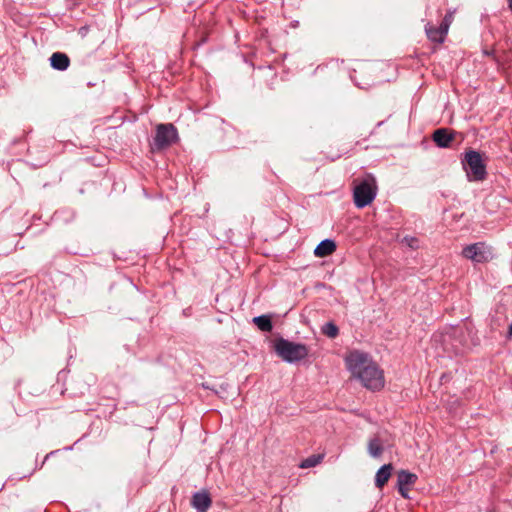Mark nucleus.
<instances>
[{
    "label": "nucleus",
    "instance_id": "obj_1",
    "mask_svg": "<svg viewBox=\"0 0 512 512\" xmlns=\"http://www.w3.org/2000/svg\"><path fill=\"white\" fill-rule=\"evenodd\" d=\"M346 365L353 377L367 389L376 391L384 387L383 372L368 354L353 351L346 357Z\"/></svg>",
    "mask_w": 512,
    "mask_h": 512
},
{
    "label": "nucleus",
    "instance_id": "obj_2",
    "mask_svg": "<svg viewBox=\"0 0 512 512\" xmlns=\"http://www.w3.org/2000/svg\"><path fill=\"white\" fill-rule=\"evenodd\" d=\"M460 161L469 182H482L487 178V163L481 152L467 149L461 155Z\"/></svg>",
    "mask_w": 512,
    "mask_h": 512
},
{
    "label": "nucleus",
    "instance_id": "obj_3",
    "mask_svg": "<svg viewBox=\"0 0 512 512\" xmlns=\"http://www.w3.org/2000/svg\"><path fill=\"white\" fill-rule=\"evenodd\" d=\"M274 350L276 354L287 363H296L305 359L309 354L307 345L296 343L280 337L275 340Z\"/></svg>",
    "mask_w": 512,
    "mask_h": 512
},
{
    "label": "nucleus",
    "instance_id": "obj_4",
    "mask_svg": "<svg viewBox=\"0 0 512 512\" xmlns=\"http://www.w3.org/2000/svg\"><path fill=\"white\" fill-rule=\"evenodd\" d=\"M377 189L375 178L367 175L353 188L355 206L361 209L371 204L377 195Z\"/></svg>",
    "mask_w": 512,
    "mask_h": 512
},
{
    "label": "nucleus",
    "instance_id": "obj_5",
    "mask_svg": "<svg viewBox=\"0 0 512 512\" xmlns=\"http://www.w3.org/2000/svg\"><path fill=\"white\" fill-rule=\"evenodd\" d=\"M178 138L177 129L171 123L159 124L151 145L153 151H161L171 146Z\"/></svg>",
    "mask_w": 512,
    "mask_h": 512
},
{
    "label": "nucleus",
    "instance_id": "obj_6",
    "mask_svg": "<svg viewBox=\"0 0 512 512\" xmlns=\"http://www.w3.org/2000/svg\"><path fill=\"white\" fill-rule=\"evenodd\" d=\"M462 256L475 264H484L493 259V249L485 242L467 245L462 250Z\"/></svg>",
    "mask_w": 512,
    "mask_h": 512
},
{
    "label": "nucleus",
    "instance_id": "obj_7",
    "mask_svg": "<svg viewBox=\"0 0 512 512\" xmlns=\"http://www.w3.org/2000/svg\"><path fill=\"white\" fill-rule=\"evenodd\" d=\"M457 132L448 128H438L432 134V140L439 148H449Z\"/></svg>",
    "mask_w": 512,
    "mask_h": 512
},
{
    "label": "nucleus",
    "instance_id": "obj_8",
    "mask_svg": "<svg viewBox=\"0 0 512 512\" xmlns=\"http://www.w3.org/2000/svg\"><path fill=\"white\" fill-rule=\"evenodd\" d=\"M191 505L196 512H207L212 505L209 492L205 490L195 492L191 498Z\"/></svg>",
    "mask_w": 512,
    "mask_h": 512
},
{
    "label": "nucleus",
    "instance_id": "obj_9",
    "mask_svg": "<svg viewBox=\"0 0 512 512\" xmlns=\"http://www.w3.org/2000/svg\"><path fill=\"white\" fill-rule=\"evenodd\" d=\"M336 249L337 245L334 240L324 239L316 246L314 254L316 257L324 258L333 254Z\"/></svg>",
    "mask_w": 512,
    "mask_h": 512
},
{
    "label": "nucleus",
    "instance_id": "obj_10",
    "mask_svg": "<svg viewBox=\"0 0 512 512\" xmlns=\"http://www.w3.org/2000/svg\"><path fill=\"white\" fill-rule=\"evenodd\" d=\"M392 471L393 466L391 463L381 466L375 475V486L379 489L383 488L391 477Z\"/></svg>",
    "mask_w": 512,
    "mask_h": 512
},
{
    "label": "nucleus",
    "instance_id": "obj_11",
    "mask_svg": "<svg viewBox=\"0 0 512 512\" xmlns=\"http://www.w3.org/2000/svg\"><path fill=\"white\" fill-rule=\"evenodd\" d=\"M466 337V331L463 329H455L453 332V336H449L450 339H453L456 343H452L454 347V352L456 355H460L464 353L466 344L463 342Z\"/></svg>",
    "mask_w": 512,
    "mask_h": 512
},
{
    "label": "nucleus",
    "instance_id": "obj_12",
    "mask_svg": "<svg viewBox=\"0 0 512 512\" xmlns=\"http://www.w3.org/2000/svg\"><path fill=\"white\" fill-rule=\"evenodd\" d=\"M425 31L428 39L435 43H443L445 40V36L447 35V33H444V31H442V28L440 26L434 27L429 23L425 26Z\"/></svg>",
    "mask_w": 512,
    "mask_h": 512
},
{
    "label": "nucleus",
    "instance_id": "obj_13",
    "mask_svg": "<svg viewBox=\"0 0 512 512\" xmlns=\"http://www.w3.org/2000/svg\"><path fill=\"white\" fill-rule=\"evenodd\" d=\"M417 481V475L407 470H400L397 474V487H405L413 485Z\"/></svg>",
    "mask_w": 512,
    "mask_h": 512
},
{
    "label": "nucleus",
    "instance_id": "obj_14",
    "mask_svg": "<svg viewBox=\"0 0 512 512\" xmlns=\"http://www.w3.org/2000/svg\"><path fill=\"white\" fill-rule=\"evenodd\" d=\"M253 323L262 332H271L273 329L272 319L269 315H260L253 318Z\"/></svg>",
    "mask_w": 512,
    "mask_h": 512
},
{
    "label": "nucleus",
    "instance_id": "obj_15",
    "mask_svg": "<svg viewBox=\"0 0 512 512\" xmlns=\"http://www.w3.org/2000/svg\"><path fill=\"white\" fill-rule=\"evenodd\" d=\"M383 450L384 449H383V446H382L379 438H373L369 441L368 452L372 457H374V458L380 457L383 453Z\"/></svg>",
    "mask_w": 512,
    "mask_h": 512
},
{
    "label": "nucleus",
    "instance_id": "obj_16",
    "mask_svg": "<svg viewBox=\"0 0 512 512\" xmlns=\"http://www.w3.org/2000/svg\"><path fill=\"white\" fill-rule=\"evenodd\" d=\"M53 69L64 71V52H55L49 59Z\"/></svg>",
    "mask_w": 512,
    "mask_h": 512
},
{
    "label": "nucleus",
    "instance_id": "obj_17",
    "mask_svg": "<svg viewBox=\"0 0 512 512\" xmlns=\"http://www.w3.org/2000/svg\"><path fill=\"white\" fill-rule=\"evenodd\" d=\"M321 332L331 339H334L339 335V329L333 322L325 323L321 328Z\"/></svg>",
    "mask_w": 512,
    "mask_h": 512
},
{
    "label": "nucleus",
    "instance_id": "obj_18",
    "mask_svg": "<svg viewBox=\"0 0 512 512\" xmlns=\"http://www.w3.org/2000/svg\"><path fill=\"white\" fill-rule=\"evenodd\" d=\"M322 459H323L322 455H312V456L306 458L305 460H303V462L301 463V467L302 468L315 467L317 464H319L321 462Z\"/></svg>",
    "mask_w": 512,
    "mask_h": 512
},
{
    "label": "nucleus",
    "instance_id": "obj_19",
    "mask_svg": "<svg viewBox=\"0 0 512 512\" xmlns=\"http://www.w3.org/2000/svg\"><path fill=\"white\" fill-rule=\"evenodd\" d=\"M451 22H452V14H450V13L446 14L440 24V27L442 28V31H444V33H448L449 26H450Z\"/></svg>",
    "mask_w": 512,
    "mask_h": 512
},
{
    "label": "nucleus",
    "instance_id": "obj_20",
    "mask_svg": "<svg viewBox=\"0 0 512 512\" xmlns=\"http://www.w3.org/2000/svg\"><path fill=\"white\" fill-rule=\"evenodd\" d=\"M403 242H405L409 247L413 248V249H416L418 248V239L415 238V237H409V236H405L403 238Z\"/></svg>",
    "mask_w": 512,
    "mask_h": 512
},
{
    "label": "nucleus",
    "instance_id": "obj_21",
    "mask_svg": "<svg viewBox=\"0 0 512 512\" xmlns=\"http://www.w3.org/2000/svg\"><path fill=\"white\" fill-rule=\"evenodd\" d=\"M88 30H89L88 26H82V27L79 28L78 34H80L81 37H85L87 32H88Z\"/></svg>",
    "mask_w": 512,
    "mask_h": 512
},
{
    "label": "nucleus",
    "instance_id": "obj_22",
    "mask_svg": "<svg viewBox=\"0 0 512 512\" xmlns=\"http://www.w3.org/2000/svg\"><path fill=\"white\" fill-rule=\"evenodd\" d=\"M398 491L404 498H408V488L405 487H398Z\"/></svg>",
    "mask_w": 512,
    "mask_h": 512
},
{
    "label": "nucleus",
    "instance_id": "obj_23",
    "mask_svg": "<svg viewBox=\"0 0 512 512\" xmlns=\"http://www.w3.org/2000/svg\"><path fill=\"white\" fill-rule=\"evenodd\" d=\"M58 452H59V450H56V451H52V452H50L49 454H47V455L45 456V459H44L43 464H44V463H45V462H46V461H47L51 456H53L54 454H56V453H58Z\"/></svg>",
    "mask_w": 512,
    "mask_h": 512
},
{
    "label": "nucleus",
    "instance_id": "obj_24",
    "mask_svg": "<svg viewBox=\"0 0 512 512\" xmlns=\"http://www.w3.org/2000/svg\"><path fill=\"white\" fill-rule=\"evenodd\" d=\"M70 65V60L68 58V56L66 55V69L69 67Z\"/></svg>",
    "mask_w": 512,
    "mask_h": 512
},
{
    "label": "nucleus",
    "instance_id": "obj_25",
    "mask_svg": "<svg viewBox=\"0 0 512 512\" xmlns=\"http://www.w3.org/2000/svg\"><path fill=\"white\" fill-rule=\"evenodd\" d=\"M509 8L512 11V0H508Z\"/></svg>",
    "mask_w": 512,
    "mask_h": 512
}]
</instances>
